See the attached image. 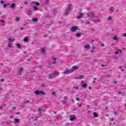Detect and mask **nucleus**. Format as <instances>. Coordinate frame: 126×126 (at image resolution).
Segmentation results:
<instances>
[{"label":"nucleus","instance_id":"41","mask_svg":"<svg viewBox=\"0 0 126 126\" xmlns=\"http://www.w3.org/2000/svg\"><path fill=\"white\" fill-rule=\"evenodd\" d=\"M114 114L115 115H118V112H115Z\"/></svg>","mask_w":126,"mask_h":126},{"label":"nucleus","instance_id":"44","mask_svg":"<svg viewBox=\"0 0 126 126\" xmlns=\"http://www.w3.org/2000/svg\"><path fill=\"white\" fill-rule=\"evenodd\" d=\"M0 90L1 91H2V90H3V89H2V88H0Z\"/></svg>","mask_w":126,"mask_h":126},{"label":"nucleus","instance_id":"39","mask_svg":"<svg viewBox=\"0 0 126 126\" xmlns=\"http://www.w3.org/2000/svg\"><path fill=\"white\" fill-rule=\"evenodd\" d=\"M0 2H1V3H4V1L1 0Z\"/></svg>","mask_w":126,"mask_h":126},{"label":"nucleus","instance_id":"31","mask_svg":"<svg viewBox=\"0 0 126 126\" xmlns=\"http://www.w3.org/2000/svg\"><path fill=\"white\" fill-rule=\"evenodd\" d=\"M8 47H9V48H11V47H12V43H9L8 44Z\"/></svg>","mask_w":126,"mask_h":126},{"label":"nucleus","instance_id":"36","mask_svg":"<svg viewBox=\"0 0 126 126\" xmlns=\"http://www.w3.org/2000/svg\"><path fill=\"white\" fill-rule=\"evenodd\" d=\"M0 21L2 22V23H4V21H3V20H0Z\"/></svg>","mask_w":126,"mask_h":126},{"label":"nucleus","instance_id":"53","mask_svg":"<svg viewBox=\"0 0 126 126\" xmlns=\"http://www.w3.org/2000/svg\"><path fill=\"white\" fill-rule=\"evenodd\" d=\"M50 78H53V77H52V76L50 75Z\"/></svg>","mask_w":126,"mask_h":126},{"label":"nucleus","instance_id":"37","mask_svg":"<svg viewBox=\"0 0 126 126\" xmlns=\"http://www.w3.org/2000/svg\"><path fill=\"white\" fill-rule=\"evenodd\" d=\"M0 81H1V82H3V81H4V79H2L0 80Z\"/></svg>","mask_w":126,"mask_h":126},{"label":"nucleus","instance_id":"47","mask_svg":"<svg viewBox=\"0 0 126 126\" xmlns=\"http://www.w3.org/2000/svg\"><path fill=\"white\" fill-rule=\"evenodd\" d=\"M27 102L28 103H30V100H27Z\"/></svg>","mask_w":126,"mask_h":126},{"label":"nucleus","instance_id":"20","mask_svg":"<svg viewBox=\"0 0 126 126\" xmlns=\"http://www.w3.org/2000/svg\"><path fill=\"white\" fill-rule=\"evenodd\" d=\"M35 5H36L37 6H39V5H40V3L38 2H32V3H35Z\"/></svg>","mask_w":126,"mask_h":126},{"label":"nucleus","instance_id":"58","mask_svg":"<svg viewBox=\"0 0 126 126\" xmlns=\"http://www.w3.org/2000/svg\"><path fill=\"white\" fill-rule=\"evenodd\" d=\"M14 109H15V110L16 109V107H13V110H14Z\"/></svg>","mask_w":126,"mask_h":126},{"label":"nucleus","instance_id":"26","mask_svg":"<svg viewBox=\"0 0 126 126\" xmlns=\"http://www.w3.org/2000/svg\"><path fill=\"white\" fill-rule=\"evenodd\" d=\"M82 87H83L84 88H86V87H87V84H84L83 85H82Z\"/></svg>","mask_w":126,"mask_h":126},{"label":"nucleus","instance_id":"13","mask_svg":"<svg viewBox=\"0 0 126 126\" xmlns=\"http://www.w3.org/2000/svg\"><path fill=\"white\" fill-rule=\"evenodd\" d=\"M22 71H23V68H20L19 71V74L20 75H22Z\"/></svg>","mask_w":126,"mask_h":126},{"label":"nucleus","instance_id":"8","mask_svg":"<svg viewBox=\"0 0 126 126\" xmlns=\"http://www.w3.org/2000/svg\"><path fill=\"white\" fill-rule=\"evenodd\" d=\"M75 120H76V116H75V115H72L70 116V121L73 122V121H75Z\"/></svg>","mask_w":126,"mask_h":126},{"label":"nucleus","instance_id":"32","mask_svg":"<svg viewBox=\"0 0 126 126\" xmlns=\"http://www.w3.org/2000/svg\"><path fill=\"white\" fill-rule=\"evenodd\" d=\"M17 46L19 49H21V45L20 44H17Z\"/></svg>","mask_w":126,"mask_h":126},{"label":"nucleus","instance_id":"14","mask_svg":"<svg viewBox=\"0 0 126 126\" xmlns=\"http://www.w3.org/2000/svg\"><path fill=\"white\" fill-rule=\"evenodd\" d=\"M93 21H94V22H95V23H99V22H100V21H101V20L99 19H97V20L94 19Z\"/></svg>","mask_w":126,"mask_h":126},{"label":"nucleus","instance_id":"51","mask_svg":"<svg viewBox=\"0 0 126 126\" xmlns=\"http://www.w3.org/2000/svg\"><path fill=\"white\" fill-rule=\"evenodd\" d=\"M81 106H82L81 104H80L79 105V107H81Z\"/></svg>","mask_w":126,"mask_h":126},{"label":"nucleus","instance_id":"25","mask_svg":"<svg viewBox=\"0 0 126 126\" xmlns=\"http://www.w3.org/2000/svg\"><path fill=\"white\" fill-rule=\"evenodd\" d=\"M93 115H94V117H95V118L98 117V114H97V113H96L95 112H94L93 113Z\"/></svg>","mask_w":126,"mask_h":126},{"label":"nucleus","instance_id":"29","mask_svg":"<svg viewBox=\"0 0 126 126\" xmlns=\"http://www.w3.org/2000/svg\"><path fill=\"white\" fill-rule=\"evenodd\" d=\"M33 10H38V7H37L36 6H33Z\"/></svg>","mask_w":126,"mask_h":126},{"label":"nucleus","instance_id":"6","mask_svg":"<svg viewBox=\"0 0 126 126\" xmlns=\"http://www.w3.org/2000/svg\"><path fill=\"white\" fill-rule=\"evenodd\" d=\"M87 15L89 17H91V16H92V17L97 18V16H95V14L92 12H91L90 14H88Z\"/></svg>","mask_w":126,"mask_h":126},{"label":"nucleus","instance_id":"62","mask_svg":"<svg viewBox=\"0 0 126 126\" xmlns=\"http://www.w3.org/2000/svg\"><path fill=\"white\" fill-rule=\"evenodd\" d=\"M0 109H2V106H0Z\"/></svg>","mask_w":126,"mask_h":126},{"label":"nucleus","instance_id":"18","mask_svg":"<svg viewBox=\"0 0 126 126\" xmlns=\"http://www.w3.org/2000/svg\"><path fill=\"white\" fill-rule=\"evenodd\" d=\"M77 18H78V19H79L80 18H83V14H81L79 16L77 17Z\"/></svg>","mask_w":126,"mask_h":126},{"label":"nucleus","instance_id":"11","mask_svg":"<svg viewBox=\"0 0 126 126\" xmlns=\"http://www.w3.org/2000/svg\"><path fill=\"white\" fill-rule=\"evenodd\" d=\"M81 35H82V33L81 32H79V33H76L75 36L76 37H79L81 36Z\"/></svg>","mask_w":126,"mask_h":126},{"label":"nucleus","instance_id":"60","mask_svg":"<svg viewBox=\"0 0 126 126\" xmlns=\"http://www.w3.org/2000/svg\"><path fill=\"white\" fill-rule=\"evenodd\" d=\"M44 37H47V34L44 35Z\"/></svg>","mask_w":126,"mask_h":126},{"label":"nucleus","instance_id":"16","mask_svg":"<svg viewBox=\"0 0 126 126\" xmlns=\"http://www.w3.org/2000/svg\"><path fill=\"white\" fill-rule=\"evenodd\" d=\"M15 20L17 22H19V21H20V20H21V19L20 17H18L16 18Z\"/></svg>","mask_w":126,"mask_h":126},{"label":"nucleus","instance_id":"7","mask_svg":"<svg viewBox=\"0 0 126 126\" xmlns=\"http://www.w3.org/2000/svg\"><path fill=\"white\" fill-rule=\"evenodd\" d=\"M92 19H93V18H90L88 21H86L85 22V24L87 25H90V22L92 21Z\"/></svg>","mask_w":126,"mask_h":126},{"label":"nucleus","instance_id":"34","mask_svg":"<svg viewBox=\"0 0 126 126\" xmlns=\"http://www.w3.org/2000/svg\"><path fill=\"white\" fill-rule=\"evenodd\" d=\"M112 17H109L108 18V20H112Z\"/></svg>","mask_w":126,"mask_h":126},{"label":"nucleus","instance_id":"46","mask_svg":"<svg viewBox=\"0 0 126 126\" xmlns=\"http://www.w3.org/2000/svg\"><path fill=\"white\" fill-rule=\"evenodd\" d=\"M91 53H94V50H91Z\"/></svg>","mask_w":126,"mask_h":126},{"label":"nucleus","instance_id":"22","mask_svg":"<svg viewBox=\"0 0 126 126\" xmlns=\"http://www.w3.org/2000/svg\"><path fill=\"white\" fill-rule=\"evenodd\" d=\"M85 48L86 49H90V45H86L85 46Z\"/></svg>","mask_w":126,"mask_h":126},{"label":"nucleus","instance_id":"38","mask_svg":"<svg viewBox=\"0 0 126 126\" xmlns=\"http://www.w3.org/2000/svg\"><path fill=\"white\" fill-rule=\"evenodd\" d=\"M24 3H25V4L27 5V4H28V2L26 1V2H25Z\"/></svg>","mask_w":126,"mask_h":126},{"label":"nucleus","instance_id":"43","mask_svg":"<svg viewBox=\"0 0 126 126\" xmlns=\"http://www.w3.org/2000/svg\"><path fill=\"white\" fill-rule=\"evenodd\" d=\"M80 98H77V101H80Z\"/></svg>","mask_w":126,"mask_h":126},{"label":"nucleus","instance_id":"40","mask_svg":"<svg viewBox=\"0 0 126 126\" xmlns=\"http://www.w3.org/2000/svg\"><path fill=\"white\" fill-rule=\"evenodd\" d=\"M10 118L11 119H13V118H14V116H11Z\"/></svg>","mask_w":126,"mask_h":126},{"label":"nucleus","instance_id":"23","mask_svg":"<svg viewBox=\"0 0 126 126\" xmlns=\"http://www.w3.org/2000/svg\"><path fill=\"white\" fill-rule=\"evenodd\" d=\"M15 123H19V122H20V120L19 119L15 118Z\"/></svg>","mask_w":126,"mask_h":126},{"label":"nucleus","instance_id":"42","mask_svg":"<svg viewBox=\"0 0 126 126\" xmlns=\"http://www.w3.org/2000/svg\"><path fill=\"white\" fill-rule=\"evenodd\" d=\"M53 61H57V58H53Z\"/></svg>","mask_w":126,"mask_h":126},{"label":"nucleus","instance_id":"15","mask_svg":"<svg viewBox=\"0 0 126 126\" xmlns=\"http://www.w3.org/2000/svg\"><path fill=\"white\" fill-rule=\"evenodd\" d=\"M59 74V72L55 71L53 72V75L54 76H56V75H58Z\"/></svg>","mask_w":126,"mask_h":126},{"label":"nucleus","instance_id":"59","mask_svg":"<svg viewBox=\"0 0 126 126\" xmlns=\"http://www.w3.org/2000/svg\"><path fill=\"white\" fill-rule=\"evenodd\" d=\"M47 2H49V0H45Z\"/></svg>","mask_w":126,"mask_h":126},{"label":"nucleus","instance_id":"49","mask_svg":"<svg viewBox=\"0 0 126 126\" xmlns=\"http://www.w3.org/2000/svg\"><path fill=\"white\" fill-rule=\"evenodd\" d=\"M119 68H123V67H122V66H120Z\"/></svg>","mask_w":126,"mask_h":126},{"label":"nucleus","instance_id":"10","mask_svg":"<svg viewBox=\"0 0 126 126\" xmlns=\"http://www.w3.org/2000/svg\"><path fill=\"white\" fill-rule=\"evenodd\" d=\"M78 68H79V66H73V70L74 71V70H77V69H78Z\"/></svg>","mask_w":126,"mask_h":126},{"label":"nucleus","instance_id":"5","mask_svg":"<svg viewBox=\"0 0 126 126\" xmlns=\"http://www.w3.org/2000/svg\"><path fill=\"white\" fill-rule=\"evenodd\" d=\"M68 100H69V98L68 97L64 96V97L63 98V99H62L63 104H66V102Z\"/></svg>","mask_w":126,"mask_h":126},{"label":"nucleus","instance_id":"52","mask_svg":"<svg viewBox=\"0 0 126 126\" xmlns=\"http://www.w3.org/2000/svg\"><path fill=\"white\" fill-rule=\"evenodd\" d=\"M89 89H92V88L91 87H89Z\"/></svg>","mask_w":126,"mask_h":126},{"label":"nucleus","instance_id":"45","mask_svg":"<svg viewBox=\"0 0 126 126\" xmlns=\"http://www.w3.org/2000/svg\"><path fill=\"white\" fill-rule=\"evenodd\" d=\"M124 37H126V33H124Z\"/></svg>","mask_w":126,"mask_h":126},{"label":"nucleus","instance_id":"35","mask_svg":"<svg viewBox=\"0 0 126 126\" xmlns=\"http://www.w3.org/2000/svg\"><path fill=\"white\" fill-rule=\"evenodd\" d=\"M117 82H117V81L114 80V84H117Z\"/></svg>","mask_w":126,"mask_h":126},{"label":"nucleus","instance_id":"64","mask_svg":"<svg viewBox=\"0 0 126 126\" xmlns=\"http://www.w3.org/2000/svg\"><path fill=\"white\" fill-rule=\"evenodd\" d=\"M111 121H114V120L112 119H111Z\"/></svg>","mask_w":126,"mask_h":126},{"label":"nucleus","instance_id":"30","mask_svg":"<svg viewBox=\"0 0 126 126\" xmlns=\"http://www.w3.org/2000/svg\"><path fill=\"white\" fill-rule=\"evenodd\" d=\"M38 112H42L43 111H45V110H42V108H38Z\"/></svg>","mask_w":126,"mask_h":126},{"label":"nucleus","instance_id":"9","mask_svg":"<svg viewBox=\"0 0 126 126\" xmlns=\"http://www.w3.org/2000/svg\"><path fill=\"white\" fill-rule=\"evenodd\" d=\"M75 78H77V79H82L84 78V76L82 75H80L76 76Z\"/></svg>","mask_w":126,"mask_h":126},{"label":"nucleus","instance_id":"2","mask_svg":"<svg viewBox=\"0 0 126 126\" xmlns=\"http://www.w3.org/2000/svg\"><path fill=\"white\" fill-rule=\"evenodd\" d=\"M78 30H80L79 29V28H78V27L77 26L72 27L70 29V31L73 33H74V32H76V31H78Z\"/></svg>","mask_w":126,"mask_h":126},{"label":"nucleus","instance_id":"57","mask_svg":"<svg viewBox=\"0 0 126 126\" xmlns=\"http://www.w3.org/2000/svg\"><path fill=\"white\" fill-rule=\"evenodd\" d=\"M24 29H23V28H21V30H24Z\"/></svg>","mask_w":126,"mask_h":126},{"label":"nucleus","instance_id":"50","mask_svg":"<svg viewBox=\"0 0 126 126\" xmlns=\"http://www.w3.org/2000/svg\"><path fill=\"white\" fill-rule=\"evenodd\" d=\"M55 94H56V92H53V95H55Z\"/></svg>","mask_w":126,"mask_h":126},{"label":"nucleus","instance_id":"17","mask_svg":"<svg viewBox=\"0 0 126 126\" xmlns=\"http://www.w3.org/2000/svg\"><path fill=\"white\" fill-rule=\"evenodd\" d=\"M119 53H122V50L121 49H118L117 50V51L115 53L116 55H118V54H119Z\"/></svg>","mask_w":126,"mask_h":126},{"label":"nucleus","instance_id":"63","mask_svg":"<svg viewBox=\"0 0 126 126\" xmlns=\"http://www.w3.org/2000/svg\"><path fill=\"white\" fill-rule=\"evenodd\" d=\"M40 117H42V114H39Z\"/></svg>","mask_w":126,"mask_h":126},{"label":"nucleus","instance_id":"3","mask_svg":"<svg viewBox=\"0 0 126 126\" xmlns=\"http://www.w3.org/2000/svg\"><path fill=\"white\" fill-rule=\"evenodd\" d=\"M35 95H44L45 92H43L42 90H37L34 92Z\"/></svg>","mask_w":126,"mask_h":126},{"label":"nucleus","instance_id":"19","mask_svg":"<svg viewBox=\"0 0 126 126\" xmlns=\"http://www.w3.org/2000/svg\"><path fill=\"white\" fill-rule=\"evenodd\" d=\"M15 3H13L10 5V8H14V7H15Z\"/></svg>","mask_w":126,"mask_h":126},{"label":"nucleus","instance_id":"56","mask_svg":"<svg viewBox=\"0 0 126 126\" xmlns=\"http://www.w3.org/2000/svg\"><path fill=\"white\" fill-rule=\"evenodd\" d=\"M102 47H104V44H101Z\"/></svg>","mask_w":126,"mask_h":126},{"label":"nucleus","instance_id":"12","mask_svg":"<svg viewBox=\"0 0 126 126\" xmlns=\"http://www.w3.org/2000/svg\"><path fill=\"white\" fill-rule=\"evenodd\" d=\"M8 40L9 43H11V42H14L15 39L14 38H9Z\"/></svg>","mask_w":126,"mask_h":126},{"label":"nucleus","instance_id":"21","mask_svg":"<svg viewBox=\"0 0 126 126\" xmlns=\"http://www.w3.org/2000/svg\"><path fill=\"white\" fill-rule=\"evenodd\" d=\"M41 51L42 54H45V53H46V51H45V49L44 48L41 49Z\"/></svg>","mask_w":126,"mask_h":126},{"label":"nucleus","instance_id":"4","mask_svg":"<svg viewBox=\"0 0 126 126\" xmlns=\"http://www.w3.org/2000/svg\"><path fill=\"white\" fill-rule=\"evenodd\" d=\"M73 72V70L72 69H67L65 71H64L62 72V74H67V73H71Z\"/></svg>","mask_w":126,"mask_h":126},{"label":"nucleus","instance_id":"54","mask_svg":"<svg viewBox=\"0 0 126 126\" xmlns=\"http://www.w3.org/2000/svg\"><path fill=\"white\" fill-rule=\"evenodd\" d=\"M94 80H97V78H94Z\"/></svg>","mask_w":126,"mask_h":126},{"label":"nucleus","instance_id":"1","mask_svg":"<svg viewBox=\"0 0 126 126\" xmlns=\"http://www.w3.org/2000/svg\"><path fill=\"white\" fill-rule=\"evenodd\" d=\"M72 8H73V6L71 5H69L67 6V8L65 10L64 13L65 14H69Z\"/></svg>","mask_w":126,"mask_h":126},{"label":"nucleus","instance_id":"28","mask_svg":"<svg viewBox=\"0 0 126 126\" xmlns=\"http://www.w3.org/2000/svg\"><path fill=\"white\" fill-rule=\"evenodd\" d=\"M32 21H33V22H37V21H38V19H37V18H34V19H33Z\"/></svg>","mask_w":126,"mask_h":126},{"label":"nucleus","instance_id":"55","mask_svg":"<svg viewBox=\"0 0 126 126\" xmlns=\"http://www.w3.org/2000/svg\"><path fill=\"white\" fill-rule=\"evenodd\" d=\"M72 102H74V99H71Z\"/></svg>","mask_w":126,"mask_h":126},{"label":"nucleus","instance_id":"24","mask_svg":"<svg viewBox=\"0 0 126 126\" xmlns=\"http://www.w3.org/2000/svg\"><path fill=\"white\" fill-rule=\"evenodd\" d=\"M113 39L114 40H119L118 36L117 35H114L113 37Z\"/></svg>","mask_w":126,"mask_h":126},{"label":"nucleus","instance_id":"33","mask_svg":"<svg viewBox=\"0 0 126 126\" xmlns=\"http://www.w3.org/2000/svg\"><path fill=\"white\" fill-rule=\"evenodd\" d=\"M6 6H7V4H4V5H3V7H4V8H6Z\"/></svg>","mask_w":126,"mask_h":126},{"label":"nucleus","instance_id":"48","mask_svg":"<svg viewBox=\"0 0 126 126\" xmlns=\"http://www.w3.org/2000/svg\"><path fill=\"white\" fill-rule=\"evenodd\" d=\"M93 49L94 50H95V47L93 46Z\"/></svg>","mask_w":126,"mask_h":126},{"label":"nucleus","instance_id":"27","mask_svg":"<svg viewBox=\"0 0 126 126\" xmlns=\"http://www.w3.org/2000/svg\"><path fill=\"white\" fill-rule=\"evenodd\" d=\"M28 39H29L28 37H25V38H24V41L25 42H28Z\"/></svg>","mask_w":126,"mask_h":126},{"label":"nucleus","instance_id":"61","mask_svg":"<svg viewBox=\"0 0 126 126\" xmlns=\"http://www.w3.org/2000/svg\"><path fill=\"white\" fill-rule=\"evenodd\" d=\"M94 83H96V81L94 80Z\"/></svg>","mask_w":126,"mask_h":126}]
</instances>
